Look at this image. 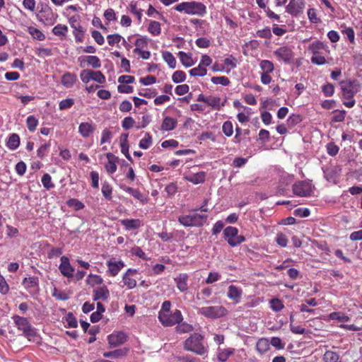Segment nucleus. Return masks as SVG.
Listing matches in <instances>:
<instances>
[{"label":"nucleus","mask_w":362,"mask_h":362,"mask_svg":"<svg viewBox=\"0 0 362 362\" xmlns=\"http://www.w3.org/2000/svg\"><path fill=\"white\" fill-rule=\"evenodd\" d=\"M189 90V86L187 84L179 85L175 88V93L178 95H183Z\"/></svg>","instance_id":"63"},{"label":"nucleus","mask_w":362,"mask_h":362,"mask_svg":"<svg viewBox=\"0 0 362 362\" xmlns=\"http://www.w3.org/2000/svg\"><path fill=\"white\" fill-rule=\"evenodd\" d=\"M206 104L217 110L223 107V103H221V98L212 95L207 97Z\"/></svg>","instance_id":"22"},{"label":"nucleus","mask_w":362,"mask_h":362,"mask_svg":"<svg viewBox=\"0 0 362 362\" xmlns=\"http://www.w3.org/2000/svg\"><path fill=\"white\" fill-rule=\"evenodd\" d=\"M238 230L232 226L226 227L223 231L228 243L231 247H235L245 240V236L238 235Z\"/></svg>","instance_id":"7"},{"label":"nucleus","mask_w":362,"mask_h":362,"mask_svg":"<svg viewBox=\"0 0 362 362\" xmlns=\"http://www.w3.org/2000/svg\"><path fill=\"white\" fill-rule=\"evenodd\" d=\"M93 300H98L99 299L107 300L109 296V291L107 287L103 286L94 290Z\"/></svg>","instance_id":"19"},{"label":"nucleus","mask_w":362,"mask_h":362,"mask_svg":"<svg viewBox=\"0 0 362 362\" xmlns=\"http://www.w3.org/2000/svg\"><path fill=\"white\" fill-rule=\"evenodd\" d=\"M199 313L209 318H219L227 315L228 310L222 305L203 307Z\"/></svg>","instance_id":"5"},{"label":"nucleus","mask_w":362,"mask_h":362,"mask_svg":"<svg viewBox=\"0 0 362 362\" xmlns=\"http://www.w3.org/2000/svg\"><path fill=\"white\" fill-rule=\"evenodd\" d=\"M343 97L346 99H351L354 95L359 92L361 84L356 80H346L340 82Z\"/></svg>","instance_id":"3"},{"label":"nucleus","mask_w":362,"mask_h":362,"mask_svg":"<svg viewBox=\"0 0 362 362\" xmlns=\"http://www.w3.org/2000/svg\"><path fill=\"white\" fill-rule=\"evenodd\" d=\"M95 130L93 126L88 122H82L78 127V132L84 137H88Z\"/></svg>","instance_id":"15"},{"label":"nucleus","mask_w":362,"mask_h":362,"mask_svg":"<svg viewBox=\"0 0 362 362\" xmlns=\"http://www.w3.org/2000/svg\"><path fill=\"white\" fill-rule=\"evenodd\" d=\"M127 192L130 193L134 197L140 200L142 203H146L147 199L144 197V195L137 189H134L132 187H127L126 189Z\"/></svg>","instance_id":"35"},{"label":"nucleus","mask_w":362,"mask_h":362,"mask_svg":"<svg viewBox=\"0 0 362 362\" xmlns=\"http://www.w3.org/2000/svg\"><path fill=\"white\" fill-rule=\"evenodd\" d=\"M134 124L135 121L132 117H127L122 121V127L124 129H129L132 128Z\"/></svg>","instance_id":"58"},{"label":"nucleus","mask_w":362,"mask_h":362,"mask_svg":"<svg viewBox=\"0 0 362 362\" xmlns=\"http://www.w3.org/2000/svg\"><path fill=\"white\" fill-rule=\"evenodd\" d=\"M91 75H92V79L94 80L95 81L98 82V83H103L105 82V76L102 74L101 71H92L91 70Z\"/></svg>","instance_id":"47"},{"label":"nucleus","mask_w":362,"mask_h":362,"mask_svg":"<svg viewBox=\"0 0 362 362\" xmlns=\"http://www.w3.org/2000/svg\"><path fill=\"white\" fill-rule=\"evenodd\" d=\"M257 350L260 353H265L269 349V344L267 339H260L256 344Z\"/></svg>","instance_id":"29"},{"label":"nucleus","mask_w":362,"mask_h":362,"mask_svg":"<svg viewBox=\"0 0 362 362\" xmlns=\"http://www.w3.org/2000/svg\"><path fill=\"white\" fill-rule=\"evenodd\" d=\"M87 63L93 68H99L101 66L99 58L96 56H87Z\"/></svg>","instance_id":"41"},{"label":"nucleus","mask_w":362,"mask_h":362,"mask_svg":"<svg viewBox=\"0 0 362 362\" xmlns=\"http://www.w3.org/2000/svg\"><path fill=\"white\" fill-rule=\"evenodd\" d=\"M59 269L63 276L71 278L73 276L74 269L71 267L69 262V259L66 256L61 257V264L59 267Z\"/></svg>","instance_id":"10"},{"label":"nucleus","mask_w":362,"mask_h":362,"mask_svg":"<svg viewBox=\"0 0 362 362\" xmlns=\"http://www.w3.org/2000/svg\"><path fill=\"white\" fill-rule=\"evenodd\" d=\"M176 123L173 118L166 117L163 121L161 129L164 131H171L175 127Z\"/></svg>","instance_id":"24"},{"label":"nucleus","mask_w":362,"mask_h":362,"mask_svg":"<svg viewBox=\"0 0 362 362\" xmlns=\"http://www.w3.org/2000/svg\"><path fill=\"white\" fill-rule=\"evenodd\" d=\"M242 296V291L235 286L231 285L228 287V297L235 303L239 302Z\"/></svg>","instance_id":"17"},{"label":"nucleus","mask_w":362,"mask_h":362,"mask_svg":"<svg viewBox=\"0 0 362 362\" xmlns=\"http://www.w3.org/2000/svg\"><path fill=\"white\" fill-rule=\"evenodd\" d=\"M207 71L205 67L199 64L196 68H193L189 71V74L192 76H204L206 74Z\"/></svg>","instance_id":"32"},{"label":"nucleus","mask_w":362,"mask_h":362,"mask_svg":"<svg viewBox=\"0 0 362 362\" xmlns=\"http://www.w3.org/2000/svg\"><path fill=\"white\" fill-rule=\"evenodd\" d=\"M77 80L76 75L67 72L62 77V83L67 88H71Z\"/></svg>","instance_id":"14"},{"label":"nucleus","mask_w":362,"mask_h":362,"mask_svg":"<svg viewBox=\"0 0 362 362\" xmlns=\"http://www.w3.org/2000/svg\"><path fill=\"white\" fill-rule=\"evenodd\" d=\"M322 91L326 96H332L334 92V86L331 83H327L322 86Z\"/></svg>","instance_id":"62"},{"label":"nucleus","mask_w":362,"mask_h":362,"mask_svg":"<svg viewBox=\"0 0 362 362\" xmlns=\"http://www.w3.org/2000/svg\"><path fill=\"white\" fill-rule=\"evenodd\" d=\"M27 127L30 132H34L38 124L37 119L33 116H29L26 120Z\"/></svg>","instance_id":"43"},{"label":"nucleus","mask_w":362,"mask_h":362,"mask_svg":"<svg viewBox=\"0 0 362 362\" xmlns=\"http://www.w3.org/2000/svg\"><path fill=\"white\" fill-rule=\"evenodd\" d=\"M87 282L91 285L101 284L103 283V279L100 276L95 274H90L87 279Z\"/></svg>","instance_id":"53"},{"label":"nucleus","mask_w":362,"mask_h":362,"mask_svg":"<svg viewBox=\"0 0 362 362\" xmlns=\"http://www.w3.org/2000/svg\"><path fill=\"white\" fill-rule=\"evenodd\" d=\"M222 130L226 136H230L233 133V124L230 122H225L222 127Z\"/></svg>","instance_id":"46"},{"label":"nucleus","mask_w":362,"mask_h":362,"mask_svg":"<svg viewBox=\"0 0 362 362\" xmlns=\"http://www.w3.org/2000/svg\"><path fill=\"white\" fill-rule=\"evenodd\" d=\"M178 55L182 64L185 66L190 67L194 65V61L190 55L182 51L179 52Z\"/></svg>","instance_id":"25"},{"label":"nucleus","mask_w":362,"mask_h":362,"mask_svg":"<svg viewBox=\"0 0 362 362\" xmlns=\"http://www.w3.org/2000/svg\"><path fill=\"white\" fill-rule=\"evenodd\" d=\"M20 144V138L16 134L10 136L8 141V146L11 149H16Z\"/></svg>","instance_id":"34"},{"label":"nucleus","mask_w":362,"mask_h":362,"mask_svg":"<svg viewBox=\"0 0 362 362\" xmlns=\"http://www.w3.org/2000/svg\"><path fill=\"white\" fill-rule=\"evenodd\" d=\"M324 48L325 45L322 42L320 41H315L309 46L308 49L312 52L313 54H315L317 53H320L319 51Z\"/></svg>","instance_id":"36"},{"label":"nucleus","mask_w":362,"mask_h":362,"mask_svg":"<svg viewBox=\"0 0 362 362\" xmlns=\"http://www.w3.org/2000/svg\"><path fill=\"white\" fill-rule=\"evenodd\" d=\"M186 78V75L182 71H176L172 76L174 83H179L183 82Z\"/></svg>","instance_id":"39"},{"label":"nucleus","mask_w":362,"mask_h":362,"mask_svg":"<svg viewBox=\"0 0 362 362\" xmlns=\"http://www.w3.org/2000/svg\"><path fill=\"white\" fill-rule=\"evenodd\" d=\"M305 7L303 0H290L288 4L286 6L287 13L292 16H296L302 13Z\"/></svg>","instance_id":"9"},{"label":"nucleus","mask_w":362,"mask_h":362,"mask_svg":"<svg viewBox=\"0 0 362 362\" xmlns=\"http://www.w3.org/2000/svg\"><path fill=\"white\" fill-rule=\"evenodd\" d=\"M158 319L163 326L170 327L180 323L182 317L181 312L176 310L172 314L165 313V312H159Z\"/></svg>","instance_id":"6"},{"label":"nucleus","mask_w":362,"mask_h":362,"mask_svg":"<svg viewBox=\"0 0 362 362\" xmlns=\"http://www.w3.org/2000/svg\"><path fill=\"white\" fill-rule=\"evenodd\" d=\"M163 58L170 68H172V69L175 68L176 60H175V58L174 57V56L172 54V53H170L169 52H163Z\"/></svg>","instance_id":"30"},{"label":"nucleus","mask_w":362,"mask_h":362,"mask_svg":"<svg viewBox=\"0 0 362 362\" xmlns=\"http://www.w3.org/2000/svg\"><path fill=\"white\" fill-rule=\"evenodd\" d=\"M92 37L95 41L100 45H103L105 42L103 36L98 30H93L92 32Z\"/></svg>","instance_id":"64"},{"label":"nucleus","mask_w":362,"mask_h":362,"mask_svg":"<svg viewBox=\"0 0 362 362\" xmlns=\"http://www.w3.org/2000/svg\"><path fill=\"white\" fill-rule=\"evenodd\" d=\"M107 266H108L110 274L112 276H115L119 273L120 269L124 267V263L121 261H119L117 262H112L111 261H109L107 262Z\"/></svg>","instance_id":"21"},{"label":"nucleus","mask_w":362,"mask_h":362,"mask_svg":"<svg viewBox=\"0 0 362 362\" xmlns=\"http://www.w3.org/2000/svg\"><path fill=\"white\" fill-rule=\"evenodd\" d=\"M67 31V26L62 24L57 25L52 29V33L57 36H64Z\"/></svg>","instance_id":"33"},{"label":"nucleus","mask_w":362,"mask_h":362,"mask_svg":"<svg viewBox=\"0 0 362 362\" xmlns=\"http://www.w3.org/2000/svg\"><path fill=\"white\" fill-rule=\"evenodd\" d=\"M233 354V351L230 349H224L218 354V359L222 362L226 361L229 356Z\"/></svg>","instance_id":"54"},{"label":"nucleus","mask_w":362,"mask_h":362,"mask_svg":"<svg viewBox=\"0 0 362 362\" xmlns=\"http://www.w3.org/2000/svg\"><path fill=\"white\" fill-rule=\"evenodd\" d=\"M127 352L126 349H117L112 351L105 352L103 356L105 358H117L125 356Z\"/></svg>","instance_id":"26"},{"label":"nucleus","mask_w":362,"mask_h":362,"mask_svg":"<svg viewBox=\"0 0 362 362\" xmlns=\"http://www.w3.org/2000/svg\"><path fill=\"white\" fill-rule=\"evenodd\" d=\"M42 183L47 189H49L54 187V184L52 182L51 176L47 173L42 176Z\"/></svg>","instance_id":"48"},{"label":"nucleus","mask_w":362,"mask_h":362,"mask_svg":"<svg viewBox=\"0 0 362 362\" xmlns=\"http://www.w3.org/2000/svg\"><path fill=\"white\" fill-rule=\"evenodd\" d=\"M74 100L73 98L62 100L59 104V108L61 110H66L70 108L74 105Z\"/></svg>","instance_id":"49"},{"label":"nucleus","mask_w":362,"mask_h":362,"mask_svg":"<svg viewBox=\"0 0 362 362\" xmlns=\"http://www.w3.org/2000/svg\"><path fill=\"white\" fill-rule=\"evenodd\" d=\"M192 221H193V226H199L203 225L207 218V215L194 214L191 215Z\"/></svg>","instance_id":"28"},{"label":"nucleus","mask_w":362,"mask_h":362,"mask_svg":"<svg viewBox=\"0 0 362 362\" xmlns=\"http://www.w3.org/2000/svg\"><path fill=\"white\" fill-rule=\"evenodd\" d=\"M28 32L33 37V38L38 40H43L45 37V35L40 30L34 27H29Z\"/></svg>","instance_id":"37"},{"label":"nucleus","mask_w":362,"mask_h":362,"mask_svg":"<svg viewBox=\"0 0 362 362\" xmlns=\"http://www.w3.org/2000/svg\"><path fill=\"white\" fill-rule=\"evenodd\" d=\"M346 112L344 110H335L332 120L335 122H342L344 119Z\"/></svg>","instance_id":"59"},{"label":"nucleus","mask_w":362,"mask_h":362,"mask_svg":"<svg viewBox=\"0 0 362 362\" xmlns=\"http://www.w3.org/2000/svg\"><path fill=\"white\" fill-rule=\"evenodd\" d=\"M276 243L281 247H285L287 245L288 239L283 233H279L276 236Z\"/></svg>","instance_id":"60"},{"label":"nucleus","mask_w":362,"mask_h":362,"mask_svg":"<svg viewBox=\"0 0 362 362\" xmlns=\"http://www.w3.org/2000/svg\"><path fill=\"white\" fill-rule=\"evenodd\" d=\"M177 11H185L187 14L203 15L206 11L205 6L198 2H183L175 7Z\"/></svg>","instance_id":"2"},{"label":"nucleus","mask_w":362,"mask_h":362,"mask_svg":"<svg viewBox=\"0 0 362 362\" xmlns=\"http://www.w3.org/2000/svg\"><path fill=\"white\" fill-rule=\"evenodd\" d=\"M107 158L108 162L105 165V168L109 173L112 174L117 170L116 162L117 161V158L111 153L107 154Z\"/></svg>","instance_id":"18"},{"label":"nucleus","mask_w":362,"mask_h":362,"mask_svg":"<svg viewBox=\"0 0 362 362\" xmlns=\"http://www.w3.org/2000/svg\"><path fill=\"white\" fill-rule=\"evenodd\" d=\"M121 223L127 230H135L142 226V223L139 219H123Z\"/></svg>","instance_id":"16"},{"label":"nucleus","mask_w":362,"mask_h":362,"mask_svg":"<svg viewBox=\"0 0 362 362\" xmlns=\"http://www.w3.org/2000/svg\"><path fill=\"white\" fill-rule=\"evenodd\" d=\"M135 272L136 270H132L129 269L123 276L124 283L129 288H133L136 285V280L129 277L130 275Z\"/></svg>","instance_id":"23"},{"label":"nucleus","mask_w":362,"mask_h":362,"mask_svg":"<svg viewBox=\"0 0 362 362\" xmlns=\"http://www.w3.org/2000/svg\"><path fill=\"white\" fill-rule=\"evenodd\" d=\"M187 279L188 276L186 274H180L176 278H175L177 288L181 292H184L187 290Z\"/></svg>","instance_id":"13"},{"label":"nucleus","mask_w":362,"mask_h":362,"mask_svg":"<svg viewBox=\"0 0 362 362\" xmlns=\"http://www.w3.org/2000/svg\"><path fill=\"white\" fill-rule=\"evenodd\" d=\"M38 281L36 277L25 278L23 281V284L26 288H33L37 286Z\"/></svg>","instance_id":"42"},{"label":"nucleus","mask_w":362,"mask_h":362,"mask_svg":"<svg viewBox=\"0 0 362 362\" xmlns=\"http://www.w3.org/2000/svg\"><path fill=\"white\" fill-rule=\"evenodd\" d=\"M293 192L300 197L309 196L312 192L311 184L306 181H300L293 185Z\"/></svg>","instance_id":"8"},{"label":"nucleus","mask_w":362,"mask_h":362,"mask_svg":"<svg viewBox=\"0 0 362 362\" xmlns=\"http://www.w3.org/2000/svg\"><path fill=\"white\" fill-rule=\"evenodd\" d=\"M205 173L204 172H199L189 176H186L185 179L191 182L194 184H199L204 182L205 180Z\"/></svg>","instance_id":"20"},{"label":"nucleus","mask_w":362,"mask_h":362,"mask_svg":"<svg viewBox=\"0 0 362 362\" xmlns=\"http://www.w3.org/2000/svg\"><path fill=\"white\" fill-rule=\"evenodd\" d=\"M329 318L332 320H337L339 322H347L349 320V317L348 316H346L343 314H341L340 313H332L329 315Z\"/></svg>","instance_id":"52"},{"label":"nucleus","mask_w":362,"mask_h":362,"mask_svg":"<svg viewBox=\"0 0 362 362\" xmlns=\"http://www.w3.org/2000/svg\"><path fill=\"white\" fill-rule=\"evenodd\" d=\"M274 54L286 63H290L293 57L291 49L287 47H281L274 52Z\"/></svg>","instance_id":"12"},{"label":"nucleus","mask_w":362,"mask_h":362,"mask_svg":"<svg viewBox=\"0 0 362 362\" xmlns=\"http://www.w3.org/2000/svg\"><path fill=\"white\" fill-rule=\"evenodd\" d=\"M122 37L119 34L109 35L107 37L108 44L113 46L115 43H119Z\"/></svg>","instance_id":"57"},{"label":"nucleus","mask_w":362,"mask_h":362,"mask_svg":"<svg viewBox=\"0 0 362 362\" xmlns=\"http://www.w3.org/2000/svg\"><path fill=\"white\" fill-rule=\"evenodd\" d=\"M13 320L17 328L19 330L23 331L24 335L27 337L29 340H30L31 337L36 335L35 329L30 324L27 318L18 315H14L13 317Z\"/></svg>","instance_id":"4"},{"label":"nucleus","mask_w":362,"mask_h":362,"mask_svg":"<svg viewBox=\"0 0 362 362\" xmlns=\"http://www.w3.org/2000/svg\"><path fill=\"white\" fill-rule=\"evenodd\" d=\"M107 339L110 346L115 347L124 344L127 340V336L120 332L109 335Z\"/></svg>","instance_id":"11"},{"label":"nucleus","mask_w":362,"mask_h":362,"mask_svg":"<svg viewBox=\"0 0 362 362\" xmlns=\"http://www.w3.org/2000/svg\"><path fill=\"white\" fill-rule=\"evenodd\" d=\"M148 32L153 35H158L160 33V23L158 21H151L148 28Z\"/></svg>","instance_id":"31"},{"label":"nucleus","mask_w":362,"mask_h":362,"mask_svg":"<svg viewBox=\"0 0 362 362\" xmlns=\"http://www.w3.org/2000/svg\"><path fill=\"white\" fill-rule=\"evenodd\" d=\"M339 359V355L332 351H327L323 355L325 362H337Z\"/></svg>","instance_id":"27"},{"label":"nucleus","mask_w":362,"mask_h":362,"mask_svg":"<svg viewBox=\"0 0 362 362\" xmlns=\"http://www.w3.org/2000/svg\"><path fill=\"white\" fill-rule=\"evenodd\" d=\"M311 62L315 64L322 65L325 64L326 59L325 57L322 56L320 53H317L315 54H313Z\"/></svg>","instance_id":"50"},{"label":"nucleus","mask_w":362,"mask_h":362,"mask_svg":"<svg viewBox=\"0 0 362 362\" xmlns=\"http://www.w3.org/2000/svg\"><path fill=\"white\" fill-rule=\"evenodd\" d=\"M260 67L263 71V73H271L274 70V64L272 62L268 60H263L260 63Z\"/></svg>","instance_id":"38"},{"label":"nucleus","mask_w":362,"mask_h":362,"mask_svg":"<svg viewBox=\"0 0 362 362\" xmlns=\"http://www.w3.org/2000/svg\"><path fill=\"white\" fill-rule=\"evenodd\" d=\"M214 84H221L222 86H228L230 83L229 79L226 76H214L211 79Z\"/></svg>","instance_id":"44"},{"label":"nucleus","mask_w":362,"mask_h":362,"mask_svg":"<svg viewBox=\"0 0 362 362\" xmlns=\"http://www.w3.org/2000/svg\"><path fill=\"white\" fill-rule=\"evenodd\" d=\"M67 204L69 206H74L76 210L81 209L84 206L82 202H79L76 199H70L69 200L67 201Z\"/></svg>","instance_id":"61"},{"label":"nucleus","mask_w":362,"mask_h":362,"mask_svg":"<svg viewBox=\"0 0 362 362\" xmlns=\"http://www.w3.org/2000/svg\"><path fill=\"white\" fill-rule=\"evenodd\" d=\"M191 215L180 216L178 218V221L180 224L185 226H193V221H192Z\"/></svg>","instance_id":"45"},{"label":"nucleus","mask_w":362,"mask_h":362,"mask_svg":"<svg viewBox=\"0 0 362 362\" xmlns=\"http://www.w3.org/2000/svg\"><path fill=\"white\" fill-rule=\"evenodd\" d=\"M80 77L83 83H88L92 79L91 70L85 69L81 72Z\"/></svg>","instance_id":"55"},{"label":"nucleus","mask_w":362,"mask_h":362,"mask_svg":"<svg viewBox=\"0 0 362 362\" xmlns=\"http://www.w3.org/2000/svg\"><path fill=\"white\" fill-rule=\"evenodd\" d=\"M148 45L147 38L145 37H139L135 41V49H142L146 47Z\"/></svg>","instance_id":"56"},{"label":"nucleus","mask_w":362,"mask_h":362,"mask_svg":"<svg viewBox=\"0 0 362 362\" xmlns=\"http://www.w3.org/2000/svg\"><path fill=\"white\" fill-rule=\"evenodd\" d=\"M271 308L273 310L278 312L283 309L284 305L282 302L277 298L272 299L270 300Z\"/></svg>","instance_id":"51"},{"label":"nucleus","mask_w":362,"mask_h":362,"mask_svg":"<svg viewBox=\"0 0 362 362\" xmlns=\"http://www.w3.org/2000/svg\"><path fill=\"white\" fill-rule=\"evenodd\" d=\"M202 339L203 337L201 334L195 333L185 340L184 349L196 354L203 355L206 352V349L202 343Z\"/></svg>","instance_id":"1"},{"label":"nucleus","mask_w":362,"mask_h":362,"mask_svg":"<svg viewBox=\"0 0 362 362\" xmlns=\"http://www.w3.org/2000/svg\"><path fill=\"white\" fill-rule=\"evenodd\" d=\"M152 143V138L148 133H145V137L139 142V146L141 148L147 149Z\"/></svg>","instance_id":"40"}]
</instances>
